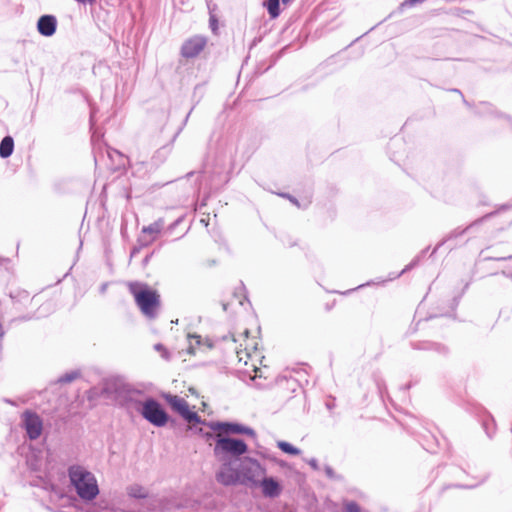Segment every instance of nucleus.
Masks as SVG:
<instances>
[{"label":"nucleus","instance_id":"obj_1","mask_svg":"<svg viewBox=\"0 0 512 512\" xmlns=\"http://www.w3.org/2000/svg\"><path fill=\"white\" fill-rule=\"evenodd\" d=\"M69 478L78 496L91 501L99 494V486L95 475L87 468L75 465L69 469Z\"/></svg>","mask_w":512,"mask_h":512},{"label":"nucleus","instance_id":"obj_2","mask_svg":"<svg viewBox=\"0 0 512 512\" xmlns=\"http://www.w3.org/2000/svg\"><path fill=\"white\" fill-rule=\"evenodd\" d=\"M130 291L142 313L154 317L159 306V295L146 284L131 283Z\"/></svg>","mask_w":512,"mask_h":512},{"label":"nucleus","instance_id":"obj_3","mask_svg":"<svg viewBox=\"0 0 512 512\" xmlns=\"http://www.w3.org/2000/svg\"><path fill=\"white\" fill-rule=\"evenodd\" d=\"M265 474V468L257 460L251 457H245L241 460L238 475L242 483L254 487Z\"/></svg>","mask_w":512,"mask_h":512},{"label":"nucleus","instance_id":"obj_4","mask_svg":"<svg viewBox=\"0 0 512 512\" xmlns=\"http://www.w3.org/2000/svg\"><path fill=\"white\" fill-rule=\"evenodd\" d=\"M141 415L151 424L162 427L168 421V415L161 405L153 399H147L141 403Z\"/></svg>","mask_w":512,"mask_h":512},{"label":"nucleus","instance_id":"obj_5","mask_svg":"<svg viewBox=\"0 0 512 512\" xmlns=\"http://www.w3.org/2000/svg\"><path fill=\"white\" fill-rule=\"evenodd\" d=\"M246 450L247 445L243 441L223 436L222 433H217V443L214 449L216 454L224 452L238 456L244 454Z\"/></svg>","mask_w":512,"mask_h":512},{"label":"nucleus","instance_id":"obj_6","mask_svg":"<svg viewBox=\"0 0 512 512\" xmlns=\"http://www.w3.org/2000/svg\"><path fill=\"white\" fill-rule=\"evenodd\" d=\"M166 400L171 405V407L189 423L194 425L200 422L198 415L189 409L188 403L183 398L175 395H167Z\"/></svg>","mask_w":512,"mask_h":512},{"label":"nucleus","instance_id":"obj_7","mask_svg":"<svg viewBox=\"0 0 512 512\" xmlns=\"http://www.w3.org/2000/svg\"><path fill=\"white\" fill-rule=\"evenodd\" d=\"M261 490L263 496L268 498H276L282 493V484L275 477H268L266 474L254 486Z\"/></svg>","mask_w":512,"mask_h":512},{"label":"nucleus","instance_id":"obj_8","mask_svg":"<svg viewBox=\"0 0 512 512\" xmlns=\"http://www.w3.org/2000/svg\"><path fill=\"white\" fill-rule=\"evenodd\" d=\"M207 426L218 433H222L223 436L228 434H253L251 429L235 423L210 422Z\"/></svg>","mask_w":512,"mask_h":512},{"label":"nucleus","instance_id":"obj_9","mask_svg":"<svg viewBox=\"0 0 512 512\" xmlns=\"http://www.w3.org/2000/svg\"><path fill=\"white\" fill-rule=\"evenodd\" d=\"M205 45L206 39L204 37L194 36L183 44L182 55L184 57H195L204 49Z\"/></svg>","mask_w":512,"mask_h":512},{"label":"nucleus","instance_id":"obj_10","mask_svg":"<svg viewBox=\"0 0 512 512\" xmlns=\"http://www.w3.org/2000/svg\"><path fill=\"white\" fill-rule=\"evenodd\" d=\"M23 422L30 438L35 439L40 436L42 431V422L36 414L25 412L23 414Z\"/></svg>","mask_w":512,"mask_h":512},{"label":"nucleus","instance_id":"obj_11","mask_svg":"<svg viewBox=\"0 0 512 512\" xmlns=\"http://www.w3.org/2000/svg\"><path fill=\"white\" fill-rule=\"evenodd\" d=\"M237 357L240 362H244V365H248L249 361H253L254 358L257 359L259 357L257 342L254 339L248 340L245 348L237 351Z\"/></svg>","mask_w":512,"mask_h":512},{"label":"nucleus","instance_id":"obj_12","mask_svg":"<svg viewBox=\"0 0 512 512\" xmlns=\"http://www.w3.org/2000/svg\"><path fill=\"white\" fill-rule=\"evenodd\" d=\"M55 28L56 20L52 16H42L38 21V30L42 35L51 36Z\"/></svg>","mask_w":512,"mask_h":512},{"label":"nucleus","instance_id":"obj_13","mask_svg":"<svg viewBox=\"0 0 512 512\" xmlns=\"http://www.w3.org/2000/svg\"><path fill=\"white\" fill-rule=\"evenodd\" d=\"M127 494L132 498H146L148 496V490L138 484H132L129 487H127Z\"/></svg>","mask_w":512,"mask_h":512},{"label":"nucleus","instance_id":"obj_14","mask_svg":"<svg viewBox=\"0 0 512 512\" xmlns=\"http://www.w3.org/2000/svg\"><path fill=\"white\" fill-rule=\"evenodd\" d=\"M218 481L225 485L235 484L239 480V475L228 470H222L217 475Z\"/></svg>","mask_w":512,"mask_h":512},{"label":"nucleus","instance_id":"obj_15","mask_svg":"<svg viewBox=\"0 0 512 512\" xmlns=\"http://www.w3.org/2000/svg\"><path fill=\"white\" fill-rule=\"evenodd\" d=\"M13 139L9 136L5 137L0 144V155L3 158L9 157L13 152Z\"/></svg>","mask_w":512,"mask_h":512},{"label":"nucleus","instance_id":"obj_16","mask_svg":"<svg viewBox=\"0 0 512 512\" xmlns=\"http://www.w3.org/2000/svg\"><path fill=\"white\" fill-rule=\"evenodd\" d=\"M264 6L267 8L271 18H276L280 14L279 0H265Z\"/></svg>","mask_w":512,"mask_h":512},{"label":"nucleus","instance_id":"obj_17","mask_svg":"<svg viewBox=\"0 0 512 512\" xmlns=\"http://www.w3.org/2000/svg\"><path fill=\"white\" fill-rule=\"evenodd\" d=\"M278 447L285 453L292 454V455L299 454V450L287 442H284V441L278 442Z\"/></svg>","mask_w":512,"mask_h":512},{"label":"nucleus","instance_id":"obj_18","mask_svg":"<svg viewBox=\"0 0 512 512\" xmlns=\"http://www.w3.org/2000/svg\"><path fill=\"white\" fill-rule=\"evenodd\" d=\"M188 341H189V353H194V344L193 341H195L196 345L200 344V337L197 335H188Z\"/></svg>","mask_w":512,"mask_h":512},{"label":"nucleus","instance_id":"obj_19","mask_svg":"<svg viewBox=\"0 0 512 512\" xmlns=\"http://www.w3.org/2000/svg\"><path fill=\"white\" fill-rule=\"evenodd\" d=\"M155 349L162 353L163 358H166V359L168 358V353H167L166 349L161 344L155 345Z\"/></svg>","mask_w":512,"mask_h":512},{"label":"nucleus","instance_id":"obj_20","mask_svg":"<svg viewBox=\"0 0 512 512\" xmlns=\"http://www.w3.org/2000/svg\"><path fill=\"white\" fill-rule=\"evenodd\" d=\"M346 512H359V509L354 503H349L346 505Z\"/></svg>","mask_w":512,"mask_h":512},{"label":"nucleus","instance_id":"obj_21","mask_svg":"<svg viewBox=\"0 0 512 512\" xmlns=\"http://www.w3.org/2000/svg\"><path fill=\"white\" fill-rule=\"evenodd\" d=\"M76 377H77L76 373H71V374L66 375L65 378H63L62 380L63 381H71Z\"/></svg>","mask_w":512,"mask_h":512},{"label":"nucleus","instance_id":"obj_22","mask_svg":"<svg viewBox=\"0 0 512 512\" xmlns=\"http://www.w3.org/2000/svg\"><path fill=\"white\" fill-rule=\"evenodd\" d=\"M78 2H81V3H92L94 0H77Z\"/></svg>","mask_w":512,"mask_h":512},{"label":"nucleus","instance_id":"obj_23","mask_svg":"<svg viewBox=\"0 0 512 512\" xmlns=\"http://www.w3.org/2000/svg\"><path fill=\"white\" fill-rule=\"evenodd\" d=\"M309 463H310L311 466L316 468V461L315 460H311Z\"/></svg>","mask_w":512,"mask_h":512},{"label":"nucleus","instance_id":"obj_24","mask_svg":"<svg viewBox=\"0 0 512 512\" xmlns=\"http://www.w3.org/2000/svg\"><path fill=\"white\" fill-rule=\"evenodd\" d=\"M105 393L110 394L111 391L108 388H105Z\"/></svg>","mask_w":512,"mask_h":512},{"label":"nucleus","instance_id":"obj_25","mask_svg":"<svg viewBox=\"0 0 512 512\" xmlns=\"http://www.w3.org/2000/svg\"><path fill=\"white\" fill-rule=\"evenodd\" d=\"M282 1H283V3H287V2H289L290 0H282Z\"/></svg>","mask_w":512,"mask_h":512},{"label":"nucleus","instance_id":"obj_26","mask_svg":"<svg viewBox=\"0 0 512 512\" xmlns=\"http://www.w3.org/2000/svg\"><path fill=\"white\" fill-rule=\"evenodd\" d=\"M110 512H120V511H118V510H114V509H113V510H111Z\"/></svg>","mask_w":512,"mask_h":512}]
</instances>
